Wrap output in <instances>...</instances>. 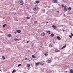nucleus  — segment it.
Masks as SVG:
<instances>
[{
    "label": "nucleus",
    "instance_id": "16",
    "mask_svg": "<svg viewBox=\"0 0 73 73\" xmlns=\"http://www.w3.org/2000/svg\"><path fill=\"white\" fill-rule=\"evenodd\" d=\"M27 66L28 68H29L30 67V64H28L27 65Z\"/></svg>",
    "mask_w": 73,
    "mask_h": 73
},
{
    "label": "nucleus",
    "instance_id": "9",
    "mask_svg": "<svg viewBox=\"0 0 73 73\" xmlns=\"http://www.w3.org/2000/svg\"><path fill=\"white\" fill-rule=\"evenodd\" d=\"M39 64H40V65H44V63H42V62H39Z\"/></svg>",
    "mask_w": 73,
    "mask_h": 73
},
{
    "label": "nucleus",
    "instance_id": "21",
    "mask_svg": "<svg viewBox=\"0 0 73 73\" xmlns=\"http://www.w3.org/2000/svg\"><path fill=\"white\" fill-rule=\"evenodd\" d=\"M55 52H60V50H55Z\"/></svg>",
    "mask_w": 73,
    "mask_h": 73
},
{
    "label": "nucleus",
    "instance_id": "1",
    "mask_svg": "<svg viewBox=\"0 0 73 73\" xmlns=\"http://www.w3.org/2000/svg\"><path fill=\"white\" fill-rule=\"evenodd\" d=\"M37 9H38V7L35 5V6L34 7L33 10L34 11H37Z\"/></svg>",
    "mask_w": 73,
    "mask_h": 73
},
{
    "label": "nucleus",
    "instance_id": "22",
    "mask_svg": "<svg viewBox=\"0 0 73 73\" xmlns=\"http://www.w3.org/2000/svg\"><path fill=\"white\" fill-rule=\"evenodd\" d=\"M71 9H72V8L70 7H69L68 8V10H69V11H70V10H71Z\"/></svg>",
    "mask_w": 73,
    "mask_h": 73
},
{
    "label": "nucleus",
    "instance_id": "20",
    "mask_svg": "<svg viewBox=\"0 0 73 73\" xmlns=\"http://www.w3.org/2000/svg\"><path fill=\"white\" fill-rule=\"evenodd\" d=\"M2 59H3V60H5V57H4V56H2Z\"/></svg>",
    "mask_w": 73,
    "mask_h": 73
},
{
    "label": "nucleus",
    "instance_id": "36",
    "mask_svg": "<svg viewBox=\"0 0 73 73\" xmlns=\"http://www.w3.org/2000/svg\"><path fill=\"white\" fill-rule=\"evenodd\" d=\"M14 40L15 41H16V40H17L16 39H14Z\"/></svg>",
    "mask_w": 73,
    "mask_h": 73
},
{
    "label": "nucleus",
    "instance_id": "26",
    "mask_svg": "<svg viewBox=\"0 0 73 73\" xmlns=\"http://www.w3.org/2000/svg\"><path fill=\"white\" fill-rule=\"evenodd\" d=\"M49 47H50L51 48L52 46V45L50 44L49 45Z\"/></svg>",
    "mask_w": 73,
    "mask_h": 73
},
{
    "label": "nucleus",
    "instance_id": "24",
    "mask_svg": "<svg viewBox=\"0 0 73 73\" xmlns=\"http://www.w3.org/2000/svg\"><path fill=\"white\" fill-rule=\"evenodd\" d=\"M6 25H7V24H5L4 25H3V27L4 28V27H5V26H6Z\"/></svg>",
    "mask_w": 73,
    "mask_h": 73
},
{
    "label": "nucleus",
    "instance_id": "28",
    "mask_svg": "<svg viewBox=\"0 0 73 73\" xmlns=\"http://www.w3.org/2000/svg\"><path fill=\"white\" fill-rule=\"evenodd\" d=\"M44 54L46 56H48V54Z\"/></svg>",
    "mask_w": 73,
    "mask_h": 73
},
{
    "label": "nucleus",
    "instance_id": "18",
    "mask_svg": "<svg viewBox=\"0 0 73 73\" xmlns=\"http://www.w3.org/2000/svg\"><path fill=\"white\" fill-rule=\"evenodd\" d=\"M40 3V1H36V4H38Z\"/></svg>",
    "mask_w": 73,
    "mask_h": 73
},
{
    "label": "nucleus",
    "instance_id": "27",
    "mask_svg": "<svg viewBox=\"0 0 73 73\" xmlns=\"http://www.w3.org/2000/svg\"><path fill=\"white\" fill-rule=\"evenodd\" d=\"M69 37L70 38H72V36H71V35H69Z\"/></svg>",
    "mask_w": 73,
    "mask_h": 73
},
{
    "label": "nucleus",
    "instance_id": "31",
    "mask_svg": "<svg viewBox=\"0 0 73 73\" xmlns=\"http://www.w3.org/2000/svg\"><path fill=\"white\" fill-rule=\"evenodd\" d=\"M25 61H27V58H25Z\"/></svg>",
    "mask_w": 73,
    "mask_h": 73
},
{
    "label": "nucleus",
    "instance_id": "5",
    "mask_svg": "<svg viewBox=\"0 0 73 73\" xmlns=\"http://www.w3.org/2000/svg\"><path fill=\"white\" fill-rule=\"evenodd\" d=\"M41 36H45V33H42L41 35Z\"/></svg>",
    "mask_w": 73,
    "mask_h": 73
},
{
    "label": "nucleus",
    "instance_id": "43",
    "mask_svg": "<svg viewBox=\"0 0 73 73\" xmlns=\"http://www.w3.org/2000/svg\"><path fill=\"white\" fill-rule=\"evenodd\" d=\"M66 73H67V72H68V71H66Z\"/></svg>",
    "mask_w": 73,
    "mask_h": 73
},
{
    "label": "nucleus",
    "instance_id": "32",
    "mask_svg": "<svg viewBox=\"0 0 73 73\" xmlns=\"http://www.w3.org/2000/svg\"><path fill=\"white\" fill-rule=\"evenodd\" d=\"M71 36H73V34H72V33H71Z\"/></svg>",
    "mask_w": 73,
    "mask_h": 73
},
{
    "label": "nucleus",
    "instance_id": "34",
    "mask_svg": "<svg viewBox=\"0 0 73 73\" xmlns=\"http://www.w3.org/2000/svg\"><path fill=\"white\" fill-rule=\"evenodd\" d=\"M67 7V6H66V5H65L64 6V8H66Z\"/></svg>",
    "mask_w": 73,
    "mask_h": 73
},
{
    "label": "nucleus",
    "instance_id": "12",
    "mask_svg": "<svg viewBox=\"0 0 73 73\" xmlns=\"http://www.w3.org/2000/svg\"><path fill=\"white\" fill-rule=\"evenodd\" d=\"M66 44H65L64 46L61 49H64V48H65V47H66Z\"/></svg>",
    "mask_w": 73,
    "mask_h": 73
},
{
    "label": "nucleus",
    "instance_id": "33",
    "mask_svg": "<svg viewBox=\"0 0 73 73\" xmlns=\"http://www.w3.org/2000/svg\"><path fill=\"white\" fill-rule=\"evenodd\" d=\"M14 33H15V34H16V33H17V31H15V32H14Z\"/></svg>",
    "mask_w": 73,
    "mask_h": 73
},
{
    "label": "nucleus",
    "instance_id": "39",
    "mask_svg": "<svg viewBox=\"0 0 73 73\" xmlns=\"http://www.w3.org/2000/svg\"><path fill=\"white\" fill-rule=\"evenodd\" d=\"M48 22H47L46 23V24H48Z\"/></svg>",
    "mask_w": 73,
    "mask_h": 73
},
{
    "label": "nucleus",
    "instance_id": "3",
    "mask_svg": "<svg viewBox=\"0 0 73 73\" xmlns=\"http://www.w3.org/2000/svg\"><path fill=\"white\" fill-rule=\"evenodd\" d=\"M57 39H58L59 40H61V37H59L58 36H57Z\"/></svg>",
    "mask_w": 73,
    "mask_h": 73
},
{
    "label": "nucleus",
    "instance_id": "19",
    "mask_svg": "<svg viewBox=\"0 0 73 73\" xmlns=\"http://www.w3.org/2000/svg\"><path fill=\"white\" fill-rule=\"evenodd\" d=\"M8 36L9 37H10L11 36V34H8Z\"/></svg>",
    "mask_w": 73,
    "mask_h": 73
},
{
    "label": "nucleus",
    "instance_id": "14",
    "mask_svg": "<svg viewBox=\"0 0 73 73\" xmlns=\"http://www.w3.org/2000/svg\"><path fill=\"white\" fill-rule=\"evenodd\" d=\"M70 73H73V70H70Z\"/></svg>",
    "mask_w": 73,
    "mask_h": 73
},
{
    "label": "nucleus",
    "instance_id": "8",
    "mask_svg": "<svg viewBox=\"0 0 73 73\" xmlns=\"http://www.w3.org/2000/svg\"><path fill=\"white\" fill-rule=\"evenodd\" d=\"M32 57L33 58H36V56L34 55H32Z\"/></svg>",
    "mask_w": 73,
    "mask_h": 73
},
{
    "label": "nucleus",
    "instance_id": "30",
    "mask_svg": "<svg viewBox=\"0 0 73 73\" xmlns=\"http://www.w3.org/2000/svg\"><path fill=\"white\" fill-rule=\"evenodd\" d=\"M62 7V8H63L64 7V5H62V7Z\"/></svg>",
    "mask_w": 73,
    "mask_h": 73
},
{
    "label": "nucleus",
    "instance_id": "4",
    "mask_svg": "<svg viewBox=\"0 0 73 73\" xmlns=\"http://www.w3.org/2000/svg\"><path fill=\"white\" fill-rule=\"evenodd\" d=\"M16 31H17V32L19 33L21 32V30H17Z\"/></svg>",
    "mask_w": 73,
    "mask_h": 73
},
{
    "label": "nucleus",
    "instance_id": "23",
    "mask_svg": "<svg viewBox=\"0 0 73 73\" xmlns=\"http://www.w3.org/2000/svg\"><path fill=\"white\" fill-rule=\"evenodd\" d=\"M51 62V60H49L48 61V63H50Z\"/></svg>",
    "mask_w": 73,
    "mask_h": 73
},
{
    "label": "nucleus",
    "instance_id": "17",
    "mask_svg": "<svg viewBox=\"0 0 73 73\" xmlns=\"http://www.w3.org/2000/svg\"><path fill=\"white\" fill-rule=\"evenodd\" d=\"M16 72V70H14L12 72V73H13L14 72Z\"/></svg>",
    "mask_w": 73,
    "mask_h": 73
},
{
    "label": "nucleus",
    "instance_id": "42",
    "mask_svg": "<svg viewBox=\"0 0 73 73\" xmlns=\"http://www.w3.org/2000/svg\"><path fill=\"white\" fill-rule=\"evenodd\" d=\"M63 32H65V30H63Z\"/></svg>",
    "mask_w": 73,
    "mask_h": 73
},
{
    "label": "nucleus",
    "instance_id": "25",
    "mask_svg": "<svg viewBox=\"0 0 73 73\" xmlns=\"http://www.w3.org/2000/svg\"><path fill=\"white\" fill-rule=\"evenodd\" d=\"M21 65L20 64H19L18 65V67H19V66H21Z\"/></svg>",
    "mask_w": 73,
    "mask_h": 73
},
{
    "label": "nucleus",
    "instance_id": "10",
    "mask_svg": "<svg viewBox=\"0 0 73 73\" xmlns=\"http://www.w3.org/2000/svg\"><path fill=\"white\" fill-rule=\"evenodd\" d=\"M52 28H54V29H56V28L57 27H56V26L54 25H53V26H52Z\"/></svg>",
    "mask_w": 73,
    "mask_h": 73
},
{
    "label": "nucleus",
    "instance_id": "6",
    "mask_svg": "<svg viewBox=\"0 0 73 73\" xmlns=\"http://www.w3.org/2000/svg\"><path fill=\"white\" fill-rule=\"evenodd\" d=\"M54 34L53 33L51 34L50 35L51 37H54Z\"/></svg>",
    "mask_w": 73,
    "mask_h": 73
},
{
    "label": "nucleus",
    "instance_id": "41",
    "mask_svg": "<svg viewBox=\"0 0 73 73\" xmlns=\"http://www.w3.org/2000/svg\"><path fill=\"white\" fill-rule=\"evenodd\" d=\"M16 39L17 40H19V39Z\"/></svg>",
    "mask_w": 73,
    "mask_h": 73
},
{
    "label": "nucleus",
    "instance_id": "15",
    "mask_svg": "<svg viewBox=\"0 0 73 73\" xmlns=\"http://www.w3.org/2000/svg\"><path fill=\"white\" fill-rule=\"evenodd\" d=\"M40 64V63L39 62H38L37 63H36V66H37V65H38Z\"/></svg>",
    "mask_w": 73,
    "mask_h": 73
},
{
    "label": "nucleus",
    "instance_id": "11",
    "mask_svg": "<svg viewBox=\"0 0 73 73\" xmlns=\"http://www.w3.org/2000/svg\"><path fill=\"white\" fill-rule=\"evenodd\" d=\"M47 32L48 33V34H50V31H47Z\"/></svg>",
    "mask_w": 73,
    "mask_h": 73
},
{
    "label": "nucleus",
    "instance_id": "13",
    "mask_svg": "<svg viewBox=\"0 0 73 73\" xmlns=\"http://www.w3.org/2000/svg\"><path fill=\"white\" fill-rule=\"evenodd\" d=\"M64 11H65V12H66V11H67V9L65 8L64 9Z\"/></svg>",
    "mask_w": 73,
    "mask_h": 73
},
{
    "label": "nucleus",
    "instance_id": "7",
    "mask_svg": "<svg viewBox=\"0 0 73 73\" xmlns=\"http://www.w3.org/2000/svg\"><path fill=\"white\" fill-rule=\"evenodd\" d=\"M54 3H57V0H53Z\"/></svg>",
    "mask_w": 73,
    "mask_h": 73
},
{
    "label": "nucleus",
    "instance_id": "37",
    "mask_svg": "<svg viewBox=\"0 0 73 73\" xmlns=\"http://www.w3.org/2000/svg\"><path fill=\"white\" fill-rule=\"evenodd\" d=\"M45 10H43V12H45Z\"/></svg>",
    "mask_w": 73,
    "mask_h": 73
},
{
    "label": "nucleus",
    "instance_id": "38",
    "mask_svg": "<svg viewBox=\"0 0 73 73\" xmlns=\"http://www.w3.org/2000/svg\"><path fill=\"white\" fill-rule=\"evenodd\" d=\"M57 12H58L59 13V12H60V11H58Z\"/></svg>",
    "mask_w": 73,
    "mask_h": 73
},
{
    "label": "nucleus",
    "instance_id": "2",
    "mask_svg": "<svg viewBox=\"0 0 73 73\" xmlns=\"http://www.w3.org/2000/svg\"><path fill=\"white\" fill-rule=\"evenodd\" d=\"M19 4L20 5H23V4H24L23 1V0H21Z\"/></svg>",
    "mask_w": 73,
    "mask_h": 73
},
{
    "label": "nucleus",
    "instance_id": "35",
    "mask_svg": "<svg viewBox=\"0 0 73 73\" xmlns=\"http://www.w3.org/2000/svg\"><path fill=\"white\" fill-rule=\"evenodd\" d=\"M29 42L28 41H27V43H28Z\"/></svg>",
    "mask_w": 73,
    "mask_h": 73
},
{
    "label": "nucleus",
    "instance_id": "45",
    "mask_svg": "<svg viewBox=\"0 0 73 73\" xmlns=\"http://www.w3.org/2000/svg\"><path fill=\"white\" fill-rule=\"evenodd\" d=\"M0 71H1V70H0Z\"/></svg>",
    "mask_w": 73,
    "mask_h": 73
},
{
    "label": "nucleus",
    "instance_id": "29",
    "mask_svg": "<svg viewBox=\"0 0 73 73\" xmlns=\"http://www.w3.org/2000/svg\"><path fill=\"white\" fill-rule=\"evenodd\" d=\"M27 19H30V17H27Z\"/></svg>",
    "mask_w": 73,
    "mask_h": 73
},
{
    "label": "nucleus",
    "instance_id": "44",
    "mask_svg": "<svg viewBox=\"0 0 73 73\" xmlns=\"http://www.w3.org/2000/svg\"><path fill=\"white\" fill-rule=\"evenodd\" d=\"M64 0V1H65V0Z\"/></svg>",
    "mask_w": 73,
    "mask_h": 73
},
{
    "label": "nucleus",
    "instance_id": "40",
    "mask_svg": "<svg viewBox=\"0 0 73 73\" xmlns=\"http://www.w3.org/2000/svg\"><path fill=\"white\" fill-rule=\"evenodd\" d=\"M16 37H17V38H18L19 37H18V36H16Z\"/></svg>",
    "mask_w": 73,
    "mask_h": 73
}]
</instances>
